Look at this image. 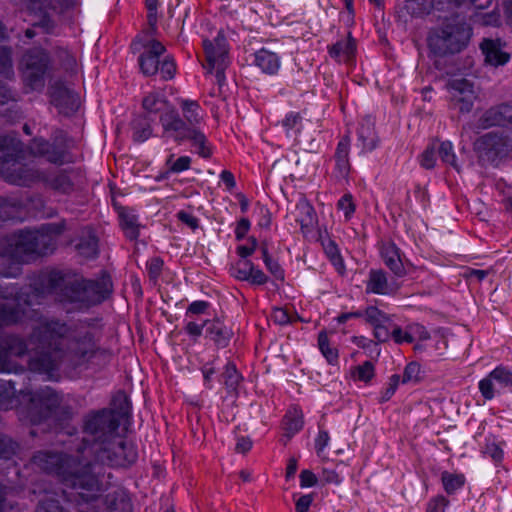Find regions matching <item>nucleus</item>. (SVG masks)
<instances>
[{"label":"nucleus","instance_id":"f257e3e1","mask_svg":"<svg viewBox=\"0 0 512 512\" xmlns=\"http://www.w3.org/2000/svg\"><path fill=\"white\" fill-rule=\"evenodd\" d=\"M112 405L83 416L70 452L40 450L31 457L33 466L75 491L78 503L95 502L108 489L113 474L107 468H128L138 459L135 445L118 432L121 420L129 414V399L118 392Z\"/></svg>","mask_w":512,"mask_h":512},{"label":"nucleus","instance_id":"f03ea898","mask_svg":"<svg viewBox=\"0 0 512 512\" xmlns=\"http://www.w3.org/2000/svg\"><path fill=\"white\" fill-rule=\"evenodd\" d=\"M100 339L101 331L87 321L70 326L65 321L51 318L40 321L27 341L17 335H8L0 344L8 358L29 353V369L51 376L65 361L80 367L97 356L109 359L111 353L99 346Z\"/></svg>","mask_w":512,"mask_h":512},{"label":"nucleus","instance_id":"7ed1b4c3","mask_svg":"<svg viewBox=\"0 0 512 512\" xmlns=\"http://www.w3.org/2000/svg\"><path fill=\"white\" fill-rule=\"evenodd\" d=\"M47 295H54L62 304L86 306L84 278L71 279L62 271L52 270L21 288L14 284L0 287V298L14 301V305L0 303V327L21 322L25 309L41 304Z\"/></svg>","mask_w":512,"mask_h":512},{"label":"nucleus","instance_id":"20e7f679","mask_svg":"<svg viewBox=\"0 0 512 512\" xmlns=\"http://www.w3.org/2000/svg\"><path fill=\"white\" fill-rule=\"evenodd\" d=\"M49 241L35 234L34 230H18L0 238V258L10 263L8 268L0 270V276L16 278L21 272V265L35 256H46L43 247H48Z\"/></svg>","mask_w":512,"mask_h":512},{"label":"nucleus","instance_id":"39448f33","mask_svg":"<svg viewBox=\"0 0 512 512\" xmlns=\"http://www.w3.org/2000/svg\"><path fill=\"white\" fill-rule=\"evenodd\" d=\"M21 142L13 136L0 135V176L8 183L29 187L44 179V171L19 162Z\"/></svg>","mask_w":512,"mask_h":512},{"label":"nucleus","instance_id":"423d86ee","mask_svg":"<svg viewBox=\"0 0 512 512\" xmlns=\"http://www.w3.org/2000/svg\"><path fill=\"white\" fill-rule=\"evenodd\" d=\"M471 35L472 29L464 20L452 19L429 32L428 48L435 56L456 54L467 47Z\"/></svg>","mask_w":512,"mask_h":512},{"label":"nucleus","instance_id":"0eeeda50","mask_svg":"<svg viewBox=\"0 0 512 512\" xmlns=\"http://www.w3.org/2000/svg\"><path fill=\"white\" fill-rule=\"evenodd\" d=\"M223 30H219L214 40L204 39L203 50L205 61L202 67L205 75H212L215 72L217 87H212L204 103L211 107L216 118H219L220 104L224 101L222 96V85L224 81V36Z\"/></svg>","mask_w":512,"mask_h":512},{"label":"nucleus","instance_id":"6e6552de","mask_svg":"<svg viewBox=\"0 0 512 512\" xmlns=\"http://www.w3.org/2000/svg\"><path fill=\"white\" fill-rule=\"evenodd\" d=\"M17 408L21 420L33 425L39 424L51 416L61 403L60 395L46 386L37 391L20 390Z\"/></svg>","mask_w":512,"mask_h":512},{"label":"nucleus","instance_id":"1a4fd4ad","mask_svg":"<svg viewBox=\"0 0 512 512\" xmlns=\"http://www.w3.org/2000/svg\"><path fill=\"white\" fill-rule=\"evenodd\" d=\"M71 148L72 140L62 129L53 130L50 139L34 137L28 144V151L32 156L44 158L56 166L73 162Z\"/></svg>","mask_w":512,"mask_h":512},{"label":"nucleus","instance_id":"9d476101","mask_svg":"<svg viewBox=\"0 0 512 512\" xmlns=\"http://www.w3.org/2000/svg\"><path fill=\"white\" fill-rule=\"evenodd\" d=\"M160 123L163 127L164 135L172 137L177 142L190 140L192 146L201 157H210L211 149L207 145L205 135L197 129L188 127L176 110L171 109L162 113Z\"/></svg>","mask_w":512,"mask_h":512},{"label":"nucleus","instance_id":"9b49d317","mask_svg":"<svg viewBox=\"0 0 512 512\" xmlns=\"http://www.w3.org/2000/svg\"><path fill=\"white\" fill-rule=\"evenodd\" d=\"M22 76L32 90L44 87L45 74L50 64L48 52L41 47L28 49L22 57Z\"/></svg>","mask_w":512,"mask_h":512},{"label":"nucleus","instance_id":"f8f14e48","mask_svg":"<svg viewBox=\"0 0 512 512\" xmlns=\"http://www.w3.org/2000/svg\"><path fill=\"white\" fill-rule=\"evenodd\" d=\"M449 92L450 108L465 114L471 112L477 93L471 81L465 78L450 79L446 85Z\"/></svg>","mask_w":512,"mask_h":512},{"label":"nucleus","instance_id":"ddd939ff","mask_svg":"<svg viewBox=\"0 0 512 512\" xmlns=\"http://www.w3.org/2000/svg\"><path fill=\"white\" fill-rule=\"evenodd\" d=\"M138 45H141L145 49L138 59L141 72L145 76L156 75L159 71V65L161 62L160 56L166 52L165 46L155 39H149L140 43V39L137 38L133 41L131 47L133 50H137Z\"/></svg>","mask_w":512,"mask_h":512},{"label":"nucleus","instance_id":"4468645a","mask_svg":"<svg viewBox=\"0 0 512 512\" xmlns=\"http://www.w3.org/2000/svg\"><path fill=\"white\" fill-rule=\"evenodd\" d=\"M401 288L400 282L395 278L389 279L382 269H371L366 280L365 292L384 296H394Z\"/></svg>","mask_w":512,"mask_h":512},{"label":"nucleus","instance_id":"2eb2a0df","mask_svg":"<svg viewBox=\"0 0 512 512\" xmlns=\"http://www.w3.org/2000/svg\"><path fill=\"white\" fill-rule=\"evenodd\" d=\"M86 306L104 302L113 292V282L107 272H102L98 279H84Z\"/></svg>","mask_w":512,"mask_h":512},{"label":"nucleus","instance_id":"dca6fc26","mask_svg":"<svg viewBox=\"0 0 512 512\" xmlns=\"http://www.w3.org/2000/svg\"><path fill=\"white\" fill-rule=\"evenodd\" d=\"M51 103L59 113L69 116L75 113L80 105L79 96L62 83H55L51 89Z\"/></svg>","mask_w":512,"mask_h":512},{"label":"nucleus","instance_id":"f3484780","mask_svg":"<svg viewBox=\"0 0 512 512\" xmlns=\"http://www.w3.org/2000/svg\"><path fill=\"white\" fill-rule=\"evenodd\" d=\"M512 123V104H501L486 110L478 120V128L488 129Z\"/></svg>","mask_w":512,"mask_h":512},{"label":"nucleus","instance_id":"a211bd4d","mask_svg":"<svg viewBox=\"0 0 512 512\" xmlns=\"http://www.w3.org/2000/svg\"><path fill=\"white\" fill-rule=\"evenodd\" d=\"M380 256L383 263L393 273L395 278H402L407 274L402 260L400 249L393 242H385L381 245Z\"/></svg>","mask_w":512,"mask_h":512},{"label":"nucleus","instance_id":"6ab92c4d","mask_svg":"<svg viewBox=\"0 0 512 512\" xmlns=\"http://www.w3.org/2000/svg\"><path fill=\"white\" fill-rule=\"evenodd\" d=\"M32 493L40 497L36 512H66L51 485L36 484Z\"/></svg>","mask_w":512,"mask_h":512},{"label":"nucleus","instance_id":"aec40b11","mask_svg":"<svg viewBox=\"0 0 512 512\" xmlns=\"http://www.w3.org/2000/svg\"><path fill=\"white\" fill-rule=\"evenodd\" d=\"M112 204L118 214L120 226L125 236L130 240H137L139 237L140 224L138 223V216L135 214L134 210L120 205L115 200H113Z\"/></svg>","mask_w":512,"mask_h":512},{"label":"nucleus","instance_id":"412c9836","mask_svg":"<svg viewBox=\"0 0 512 512\" xmlns=\"http://www.w3.org/2000/svg\"><path fill=\"white\" fill-rule=\"evenodd\" d=\"M243 377L237 370L234 363H226V401L230 400L231 405L237 406V399L244 393Z\"/></svg>","mask_w":512,"mask_h":512},{"label":"nucleus","instance_id":"4be33fe9","mask_svg":"<svg viewBox=\"0 0 512 512\" xmlns=\"http://www.w3.org/2000/svg\"><path fill=\"white\" fill-rule=\"evenodd\" d=\"M441 1L434 0H407L398 11L399 18L407 22V16L421 17L429 14L434 8L438 9Z\"/></svg>","mask_w":512,"mask_h":512},{"label":"nucleus","instance_id":"5701e85b","mask_svg":"<svg viewBox=\"0 0 512 512\" xmlns=\"http://www.w3.org/2000/svg\"><path fill=\"white\" fill-rule=\"evenodd\" d=\"M108 512H133V503L126 489L118 488L105 496Z\"/></svg>","mask_w":512,"mask_h":512},{"label":"nucleus","instance_id":"b1692460","mask_svg":"<svg viewBox=\"0 0 512 512\" xmlns=\"http://www.w3.org/2000/svg\"><path fill=\"white\" fill-rule=\"evenodd\" d=\"M70 173H72L71 170H59L54 175L49 176L44 172V179H41V182L61 194H70L74 190Z\"/></svg>","mask_w":512,"mask_h":512},{"label":"nucleus","instance_id":"393cba45","mask_svg":"<svg viewBox=\"0 0 512 512\" xmlns=\"http://www.w3.org/2000/svg\"><path fill=\"white\" fill-rule=\"evenodd\" d=\"M485 61L493 66L504 65L509 61V54L502 50L500 40L484 39L480 45Z\"/></svg>","mask_w":512,"mask_h":512},{"label":"nucleus","instance_id":"a878e982","mask_svg":"<svg viewBox=\"0 0 512 512\" xmlns=\"http://www.w3.org/2000/svg\"><path fill=\"white\" fill-rule=\"evenodd\" d=\"M66 229V225L64 221H60L57 223H47L41 226L40 229L34 230L35 234L38 236L44 237L45 242L49 240V246L43 247L44 254H52L57 247V238L60 236Z\"/></svg>","mask_w":512,"mask_h":512},{"label":"nucleus","instance_id":"bb28decb","mask_svg":"<svg viewBox=\"0 0 512 512\" xmlns=\"http://www.w3.org/2000/svg\"><path fill=\"white\" fill-rule=\"evenodd\" d=\"M254 64L262 72L274 75L280 68V58L275 52L261 48L254 54Z\"/></svg>","mask_w":512,"mask_h":512},{"label":"nucleus","instance_id":"cd10ccee","mask_svg":"<svg viewBox=\"0 0 512 512\" xmlns=\"http://www.w3.org/2000/svg\"><path fill=\"white\" fill-rule=\"evenodd\" d=\"M98 237L91 230H83L75 244L76 251L87 259L98 255Z\"/></svg>","mask_w":512,"mask_h":512},{"label":"nucleus","instance_id":"c85d7f7f","mask_svg":"<svg viewBox=\"0 0 512 512\" xmlns=\"http://www.w3.org/2000/svg\"><path fill=\"white\" fill-rule=\"evenodd\" d=\"M355 51L356 43L350 33L346 39L337 41L328 49L329 55L338 62H348L353 58Z\"/></svg>","mask_w":512,"mask_h":512},{"label":"nucleus","instance_id":"c756f323","mask_svg":"<svg viewBox=\"0 0 512 512\" xmlns=\"http://www.w3.org/2000/svg\"><path fill=\"white\" fill-rule=\"evenodd\" d=\"M358 139L362 142L364 151H372L376 148L378 138L371 118H364L358 128Z\"/></svg>","mask_w":512,"mask_h":512},{"label":"nucleus","instance_id":"7c9ffc66","mask_svg":"<svg viewBox=\"0 0 512 512\" xmlns=\"http://www.w3.org/2000/svg\"><path fill=\"white\" fill-rule=\"evenodd\" d=\"M349 148L350 139L348 136H344L338 142L337 149L335 152L336 169L339 175L342 177L347 176L350 170Z\"/></svg>","mask_w":512,"mask_h":512},{"label":"nucleus","instance_id":"2f4dec72","mask_svg":"<svg viewBox=\"0 0 512 512\" xmlns=\"http://www.w3.org/2000/svg\"><path fill=\"white\" fill-rule=\"evenodd\" d=\"M302 412L296 408L289 410L283 420L284 437L289 441L303 427Z\"/></svg>","mask_w":512,"mask_h":512},{"label":"nucleus","instance_id":"473e14b6","mask_svg":"<svg viewBox=\"0 0 512 512\" xmlns=\"http://www.w3.org/2000/svg\"><path fill=\"white\" fill-rule=\"evenodd\" d=\"M16 383L0 379V409L9 410L16 403Z\"/></svg>","mask_w":512,"mask_h":512},{"label":"nucleus","instance_id":"72a5a7b5","mask_svg":"<svg viewBox=\"0 0 512 512\" xmlns=\"http://www.w3.org/2000/svg\"><path fill=\"white\" fill-rule=\"evenodd\" d=\"M133 130V140L135 142H144L152 134L151 120L147 116H137L131 122Z\"/></svg>","mask_w":512,"mask_h":512},{"label":"nucleus","instance_id":"f704fd0d","mask_svg":"<svg viewBox=\"0 0 512 512\" xmlns=\"http://www.w3.org/2000/svg\"><path fill=\"white\" fill-rule=\"evenodd\" d=\"M297 211L299 216L297 221L299 222L301 229L305 233L316 223V214L314 208L307 202H301L297 205Z\"/></svg>","mask_w":512,"mask_h":512},{"label":"nucleus","instance_id":"c9c22d12","mask_svg":"<svg viewBox=\"0 0 512 512\" xmlns=\"http://www.w3.org/2000/svg\"><path fill=\"white\" fill-rule=\"evenodd\" d=\"M19 443L11 436L0 432V460H11L19 451Z\"/></svg>","mask_w":512,"mask_h":512},{"label":"nucleus","instance_id":"e433bc0d","mask_svg":"<svg viewBox=\"0 0 512 512\" xmlns=\"http://www.w3.org/2000/svg\"><path fill=\"white\" fill-rule=\"evenodd\" d=\"M12 53L11 47L0 46V75L6 79H12L15 75Z\"/></svg>","mask_w":512,"mask_h":512},{"label":"nucleus","instance_id":"4c0bfd02","mask_svg":"<svg viewBox=\"0 0 512 512\" xmlns=\"http://www.w3.org/2000/svg\"><path fill=\"white\" fill-rule=\"evenodd\" d=\"M441 480L444 490L448 494H454L457 490L461 489L465 484V477L462 474H453L444 471L441 474Z\"/></svg>","mask_w":512,"mask_h":512},{"label":"nucleus","instance_id":"58836bf2","mask_svg":"<svg viewBox=\"0 0 512 512\" xmlns=\"http://www.w3.org/2000/svg\"><path fill=\"white\" fill-rule=\"evenodd\" d=\"M322 246L337 271L342 274L345 267L336 243L331 239H326L322 241Z\"/></svg>","mask_w":512,"mask_h":512},{"label":"nucleus","instance_id":"ea45409f","mask_svg":"<svg viewBox=\"0 0 512 512\" xmlns=\"http://www.w3.org/2000/svg\"><path fill=\"white\" fill-rule=\"evenodd\" d=\"M318 346L330 364H335L338 360V351L335 348L330 347L327 332L322 330L318 335Z\"/></svg>","mask_w":512,"mask_h":512},{"label":"nucleus","instance_id":"a19ab883","mask_svg":"<svg viewBox=\"0 0 512 512\" xmlns=\"http://www.w3.org/2000/svg\"><path fill=\"white\" fill-rule=\"evenodd\" d=\"M281 123L288 136L296 137L301 128L302 117L300 113L290 112Z\"/></svg>","mask_w":512,"mask_h":512},{"label":"nucleus","instance_id":"79ce46f5","mask_svg":"<svg viewBox=\"0 0 512 512\" xmlns=\"http://www.w3.org/2000/svg\"><path fill=\"white\" fill-rule=\"evenodd\" d=\"M224 323L220 319L206 320V337L215 343H220L223 339Z\"/></svg>","mask_w":512,"mask_h":512},{"label":"nucleus","instance_id":"37998d69","mask_svg":"<svg viewBox=\"0 0 512 512\" xmlns=\"http://www.w3.org/2000/svg\"><path fill=\"white\" fill-rule=\"evenodd\" d=\"M438 154L444 163L452 166L457 171L460 170L456 161V155L453 151V145L450 141H443L440 143L438 147Z\"/></svg>","mask_w":512,"mask_h":512},{"label":"nucleus","instance_id":"c03bdc74","mask_svg":"<svg viewBox=\"0 0 512 512\" xmlns=\"http://www.w3.org/2000/svg\"><path fill=\"white\" fill-rule=\"evenodd\" d=\"M489 374L499 387H512V372L508 368L504 366H498Z\"/></svg>","mask_w":512,"mask_h":512},{"label":"nucleus","instance_id":"a18cd8bd","mask_svg":"<svg viewBox=\"0 0 512 512\" xmlns=\"http://www.w3.org/2000/svg\"><path fill=\"white\" fill-rule=\"evenodd\" d=\"M374 374V365L370 361H366L362 365L354 367L352 370V376L354 379L366 383L374 377Z\"/></svg>","mask_w":512,"mask_h":512},{"label":"nucleus","instance_id":"49530a36","mask_svg":"<svg viewBox=\"0 0 512 512\" xmlns=\"http://www.w3.org/2000/svg\"><path fill=\"white\" fill-rule=\"evenodd\" d=\"M18 212L16 201L9 200L0 196V221L14 219Z\"/></svg>","mask_w":512,"mask_h":512},{"label":"nucleus","instance_id":"de8ad7c7","mask_svg":"<svg viewBox=\"0 0 512 512\" xmlns=\"http://www.w3.org/2000/svg\"><path fill=\"white\" fill-rule=\"evenodd\" d=\"M253 264L248 260H240L236 265L230 268V273L233 277L239 280H249L251 276V269Z\"/></svg>","mask_w":512,"mask_h":512},{"label":"nucleus","instance_id":"09e8293b","mask_svg":"<svg viewBox=\"0 0 512 512\" xmlns=\"http://www.w3.org/2000/svg\"><path fill=\"white\" fill-rule=\"evenodd\" d=\"M181 107L185 118L190 124L199 123L201 117L198 114L199 105L196 101L183 100Z\"/></svg>","mask_w":512,"mask_h":512},{"label":"nucleus","instance_id":"8fccbe9b","mask_svg":"<svg viewBox=\"0 0 512 512\" xmlns=\"http://www.w3.org/2000/svg\"><path fill=\"white\" fill-rule=\"evenodd\" d=\"M165 101L156 93H150L143 98L142 107L147 113H157Z\"/></svg>","mask_w":512,"mask_h":512},{"label":"nucleus","instance_id":"3c124183","mask_svg":"<svg viewBox=\"0 0 512 512\" xmlns=\"http://www.w3.org/2000/svg\"><path fill=\"white\" fill-rule=\"evenodd\" d=\"M364 318L367 323L375 326L387 322L389 317L376 306H369L364 310Z\"/></svg>","mask_w":512,"mask_h":512},{"label":"nucleus","instance_id":"603ef678","mask_svg":"<svg viewBox=\"0 0 512 512\" xmlns=\"http://www.w3.org/2000/svg\"><path fill=\"white\" fill-rule=\"evenodd\" d=\"M394 326V323L390 318L387 319V322L380 323L374 327V337L378 343H383L388 341L391 338V331Z\"/></svg>","mask_w":512,"mask_h":512},{"label":"nucleus","instance_id":"864d4df0","mask_svg":"<svg viewBox=\"0 0 512 512\" xmlns=\"http://www.w3.org/2000/svg\"><path fill=\"white\" fill-rule=\"evenodd\" d=\"M159 71L161 74V78L164 81H168L174 78L176 73V63L172 56H166L160 62Z\"/></svg>","mask_w":512,"mask_h":512},{"label":"nucleus","instance_id":"5fc2aeb1","mask_svg":"<svg viewBox=\"0 0 512 512\" xmlns=\"http://www.w3.org/2000/svg\"><path fill=\"white\" fill-rule=\"evenodd\" d=\"M494 382L495 381L491 378L490 374L480 380L478 387L485 400H491L495 397L496 388Z\"/></svg>","mask_w":512,"mask_h":512},{"label":"nucleus","instance_id":"6e6d98bb","mask_svg":"<svg viewBox=\"0 0 512 512\" xmlns=\"http://www.w3.org/2000/svg\"><path fill=\"white\" fill-rule=\"evenodd\" d=\"M421 379V366L417 362L409 363L403 373V383L418 382Z\"/></svg>","mask_w":512,"mask_h":512},{"label":"nucleus","instance_id":"4d7b16f0","mask_svg":"<svg viewBox=\"0 0 512 512\" xmlns=\"http://www.w3.org/2000/svg\"><path fill=\"white\" fill-rule=\"evenodd\" d=\"M18 370L23 371V368L15 364L14 362L11 361L10 358H8L6 352L4 351V348L0 344V373H17Z\"/></svg>","mask_w":512,"mask_h":512},{"label":"nucleus","instance_id":"13d9d810","mask_svg":"<svg viewBox=\"0 0 512 512\" xmlns=\"http://www.w3.org/2000/svg\"><path fill=\"white\" fill-rule=\"evenodd\" d=\"M256 212L258 214V226L260 228L269 229L272 223V215L270 210L259 202L256 204Z\"/></svg>","mask_w":512,"mask_h":512},{"label":"nucleus","instance_id":"bf43d9fd","mask_svg":"<svg viewBox=\"0 0 512 512\" xmlns=\"http://www.w3.org/2000/svg\"><path fill=\"white\" fill-rule=\"evenodd\" d=\"M484 453L489 456L496 464L501 463L504 457L503 448L494 441L486 443Z\"/></svg>","mask_w":512,"mask_h":512},{"label":"nucleus","instance_id":"052dcab7","mask_svg":"<svg viewBox=\"0 0 512 512\" xmlns=\"http://www.w3.org/2000/svg\"><path fill=\"white\" fill-rule=\"evenodd\" d=\"M436 145L433 143L429 145L420 156V164L425 169H432L435 166L436 158Z\"/></svg>","mask_w":512,"mask_h":512},{"label":"nucleus","instance_id":"680f3d73","mask_svg":"<svg viewBox=\"0 0 512 512\" xmlns=\"http://www.w3.org/2000/svg\"><path fill=\"white\" fill-rule=\"evenodd\" d=\"M185 321H186V324H185L184 330L189 336L196 339L202 335V331L206 326V321L198 323V322H196V320H194V318H186V317H185Z\"/></svg>","mask_w":512,"mask_h":512},{"label":"nucleus","instance_id":"e2e57ef3","mask_svg":"<svg viewBox=\"0 0 512 512\" xmlns=\"http://www.w3.org/2000/svg\"><path fill=\"white\" fill-rule=\"evenodd\" d=\"M262 253H263V260H264V263H265L267 269L277 279H282L283 278V271H282L280 265L278 264V262H276L274 259H272L269 256L268 251H267L266 248H262Z\"/></svg>","mask_w":512,"mask_h":512},{"label":"nucleus","instance_id":"0e129e2a","mask_svg":"<svg viewBox=\"0 0 512 512\" xmlns=\"http://www.w3.org/2000/svg\"><path fill=\"white\" fill-rule=\"evenodd\" d=\"M398 384H399V376L398 375H392L390 377L389 383L387 384V386L381 392V396H380L379 401L381 403H384V402H387L388 400H390L391 397L396 392Z\"/></svg>","mask_w":512,"mask_h":512},{"label":"nucleus","instance_id":"69168bd1","mask_svg":"<svg viewBox=\"0 0 512 512\" xmlns=\"http://www.w3.org/2000/svg\"><path fill=\"white\" fill-rule=\"evenodd\" d=\"M209 304L206 301L198 300L192 302L185 313L186 318H194L196 315H202L206 312L208 309Z\"/></svg>","mask_w":512,"mask_h":512},{"label":"nucleus","instance_id":"338daca9","mask_svg":"<svg viewBox=\"0 0 512 512\" xmlns=\"http://www.w3.org/2000/svg\"><path fill=\"white\" fill-rule=\"evenodd\" d=\"M272 320L279 325H286L288 323H291L292 316L290 315L289 311L286 308H274L271 314Z\"/></svg>","mask_w":512,"mask_h":512},{"label":"nucleus","instance_id":"774afa93","mask_svg":"<svg viewBox=\"0 0 512 512\" xmlns=\"http://www.w3.org/2000/svg\"><path fill=\"white\" fill-rule=\"evenodd\" d=\"M449 501L442 495L431 499L427 504V512H444Z\"/></svg>","mask_w":512,"mask_h":512}]
</instances>
